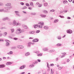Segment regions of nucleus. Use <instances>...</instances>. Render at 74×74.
<instances>
[{
	"label": "nucleus",
	"instance_id": "cd10ccee",
	"mask_svg": "<svg viewBox=\"0 0 74 74\" xmlns=\"http://www.w3.org/2000/svg\"><path fill=\"white\" fill-rule=\"evenodd\" d=\"M11 33H13L14 32V29H11Z\"/></svg>",
	"mask_w": 74,
	"mask_h": 74
},
{
	"label": "nucleus",
	"instance_id": "49530a36",
	"mask_svg": "<svg viewBox=\"0 0 74 74\" xmlns=\"http://www.w3.org/2000/svg\"><path fill=\"white\" fill-rule=\"evenodd\" d=\"M30 5L31 6H32V5H33V3L31 2L30 3Z\"/></svg>",
	"mask_w": 74,
	"mask_h": 74
},
{
	"label": "nucleus",
	"instance_id": "6e6552de",
	"mask_svg": "<svg viewBox=\"0 0 74 74\" xmlns=\"http://www.w3.org/2000/svg\"><path fill=\"white\" fill-rule=\"evenodd\" d=\"M5 67V65L4 64L0 65V68H4Z\"/></svg>",
	"mask_w": 74,
	"mask_h": 74
},
{
	"label": "nucleus",
	"instance_id": "13d9d810",
	"mask_svg": "<svg viewBox=\"0 0 74 74\" xmlns=\"http://www.w3.org/2000/svg\"><path fill=\"white\" fill-rule=\"evenodd\" d=\"M67 11H68L67 10H63L64 12H67Z\"/></svg>",
	"mask_w": 74,
	"mask_h": 74
},
{
	"label": "nucleus",
	"instance_id": "423d86ee",
	"mask_svg": "<svg viewBox=\"0 0 74 74\" xmlns=\"http://www.w3.org/2000/svg\"><path fill=\"white\" fill-rule=\"evenodd\" d=\"M9 19V18L8 17H6L4 18H3L2 19L3 21H7V20H8Z\"/></svg>",
	"mask_w": 74,
	"mask_h": 74
},
{
	"label": "nucleus",
	"instance_id": "6ab92c4d",
	"mask_svg": "<svg viewBox=\"0 0 74 74\" xmlns=\"http://www.w3.org/2000/svg\"><path fill=\"white\" fill-rule=\"evenodd\" d=\"M25 55L26 56H29V55H30V53L29 52H27L25 53Z\"/></svg>",
	"mask_w": 74,
	"mask_h": 74
},
{
	"label": "nucleus",
	"instance_id": "412c9836",
	"mask_svg": "<svg viewBox=\"0 0 74 74\" xmlns=\"http://www.w3.org/2000/svg\"><path fill=\"white\" fill-rule=\"evenodd\" d=\"M30 14L31 15H36V13L31 12Z\"/></svg>",
	"mask_w": 74,
	"mask_h": 74
},
{
	"label": "nucleus",
	"instance_id": "69168bd1",
	"mask_svg": "<svg viewBox=\"0 0 74 74\" xmlns=\"http://www.w3.org/2000/svg\"><path fill=\"white\" fill-rule=\"evenodd\" d=\"M62 69V67H60L58 68L59 70H61Z\"/></svg>",
	"mask_w": 74,
	"mask_h": 74
},
{
	"label": "nucleus",
	"instance_id": "5701e85b",
	"mask_svg": "<svg viewBox=\"0 0 74 74\" xmlns=\"http://www.w3.org/2000/svg\"><path fill=\"white\" fill-rule=\"evenodd\" d=\"M56 45L57 47H60L62 45V44L60 43H58L56 44Z\"/></svg>",
	"mask_w": 74,
	"mask_h": 74
},
{
	"label": "nucleus",
	"instance_id": "603ef678",
	"mask_svg": "<svg viewBox=\"0 0 74 74\" xmlns=\"http://www.w3.org/2000/svg\"><path fill=\"white\" fill-rule=\"evenodd\" d=\"M46 72H47L46 71H44V72H43V74H46Z\"/></svg>",
	"mask_w": 74,
	"mask_h": 74
},
{
	"label": "nucleus",
	"instance_id": "0eeeda50",
	"mask_svg": "<svg viewBox=\"0 0 74 74\" xmlns=\"http://www.w3.org/2000/svg\"><path fill=\"white\" fill-rule=\"evenodd\" d=\"M26 65H24L22 66H21L20 67L19 69L20 70H21L22 69H23L24 68H25L26 67Z\"/></svg>",
	"mask_w": 74,
	"mask_h": 74
},
{
	"label": "nucleus",
	"instance_id": "4be33fe9",
	"mask_svg": "<svg viewBox=\"0 0 74 74\" xmlns=\"http://www.w3.org/2000/svg\"><path fill=\"white\" fill-rule=\"evenodd\" d=\"M12 64V63L11 62H7L6 64V65H7V66H8V65H10Z\"/></svg>",
	"mask_w": 74,
	"mask_h": 74
},
{
	"label": "nucleus",
	"instance_id": "4d7b16f0",
	"mask_svg": "<svg viewBox=\"0 0 74 74\" xmlns=\"http://www.w3.org/2000/svg\"><path fill=\"white\" fill-rule=\"evenodd\" d=\"M35 32L34 31H32L31 32V34H34Z\"/></svg>",
	"mask_w": 74,
	"mask_h": 74
},
{
	"label": "nucleus",
	"instance_id": "58836bf2",
	"mask_svg": "<svg viewBox=\"0 0 74 74\" xmlns=\"http://www.w3.org/2000/svg\"><path fill=\"white\" fill-rule=\"evenodd\" d=\"M59 16V17H60L61 18H64V16Z\"/></svg>",
	"mask_w": 74,
	"mask_h": 74
},
{
	"label": "nucleus",
	"instance_id": "4c0bfd02",
	"mask_svg": "<svg viewBox=\"0 0 74 74\" xmlns=\"http://www.w3.org/2000/svg\"><path fill=\"white\" fill-rule=\"evenodd\" d=\"M58 20H55L54 21V23H56L57 22H58Z\"/></svg>",
	"mask_w": 74,
	"mask_h": 74
},
{
	"label": "nucleus",
	"instance_id": "ddd939ff",
	"mask_svg": "<svg viewBox=\"0 0 74 74\" xmlns=\"http://www.w3.org/2000/svg\"><path fill=\"white\" fill-rule=\"evenodd\" d=\"M44 29L45 30H48L49 29V27L47 26H45L43 27Z\"/></svg>",
	"mask_w": 74,
	"mask_h": 74
},
{
	"label": "nucleus",
	"instance_id": "39448f33",
	"mask_svg": "<svg viewBox=\"0 0 74 74\" xmlns=\"http://www.w3.org/2000/svg\"><path fill=\"white\" fill-rule=\"evenodd\" d=\"M9 12V11L8 10L7 11L5 10V9H1L0 10V12Z\"/></svg>",
	"mask_w": 74,
	"mask_h": 74
},
{
	"label": "nucleus",
	"instance_id": "1a4fd4ad",
	"mask_svg": "<svg viewBox=\"0 0 74 74\" xmlns=\"http://www.w3.org/2000/svg\"><path fill=\"white\" fill-rule=\"evenodd\" d=\"M16 21L15 20H14L13 21V26H16Z\"/></svg>",
	"mask_w": 74,
	"mask_h": 74
},
{
	"label": "nucleus",
	"instance_id": "a18cd8bd",
	"mask_svg": "<svg viewBox=\"0 0 74 74\" xmlns=\"http://www.w3.org/2000/svg\"><path fill=\"white\" fill-rule=\"evenodd\" d=\"M3 3H0V6H3Z\"/></svg>",
	"mask_w": 74,
	"mask_h": 74
},
{
	"label": "nucleus",
	"instance_id": "f8f14e48",
	"mask_svg": "<svg viewBox=\"0 0 74 74\" xmlns=\"http://www.w3.org/2000/svg\"><path fill=\"white\" fill-rule=\"evenodd\" d=\"M38 24L42 26L44 25V23L43 22H39L38 23Z\"/></svg>",
	"mask_w": 74,
	"mask_h": 74
},
{
	"label": "nucleus",
	"instance_id": "7ed1b4c3",
	"mask_svg": "<svg viewBox=\"0 0 74 74\" xmlns=\"http://www.w3.org/2000/svg\"><path fill=\"white\" fill-rule=\"evenodd\" d=\"M10 8H11V6H8L7 7L5 8V9L6 11H8L10 12V11L8 10H10Z\"/></svg>",
	"mask_w": 74,
	"mask_h": 74
},
{
	"label": "nucleus",
	"instance_id": "473e14b6",
	"mask_svg": "<svg viewBox=\"0 0 74 74\" xmlns=\"http://www.w3.org/2000/svg\"><path fill=\"white\" fill-rule=\"evenodd\" d=\"M34 67V65H30L29 66V67Z\"/></svg>",
	"mask_w": 74,
	"mask_h": 74
},
{
	"label": "nucleus",
	"instance_id": "37998d69",
	"mask_svg": "<svg viewBox=\"0 0 74 74\" xmlns=\"http://www.w3.org/2000/svg\"><path fill=\"white\" fill-rule=\"evenodd\" d=\"M38 63V62H34L33 63V64H37Z\"/></svg>",
	"mask_w": 74,
	"mask_h": 74
},
{
	"label": "nucleus",
	"instance_id": "c9c22d12",
	"mask_svg": "<svg viewBox=\"0 0 74 74\" xmlns=\"http://www.w3.org/2000/svg\"><path fill=\"white\" fill-rule=\"evenodd\" d=\"M45 6H47L48 5V3H45L44 4Z\"/></svg>",
	"mask_w": 74,
	"mask_h": 74
},
{
	"label": "nucleus",
	"instance_id": "2eb2a0df",
	"mask_svg": "<svg viewBox=\"0 0 74 74\" xmlns=\"http://www.w3.org/2000/svg\"><path fill=\"white\" fill-rule=\"evenodd\" d=\"M42 50L44 51H48V49L46 48H43Z\"/></svg>",
	"mask_w": 74,
	"mask_h": 74
},
{
	"label": "nucleus",
	"instance_id": "dca6fc26",
	"mask_svg": "<svg viewBox=\"0 0 74 74\" xmlns=\"http://www.w3.org/2000/svg\"><path fill=\"white\" fill-rule=\"evenodd\" d=\"M11 3H6L5 5L6 6H11Z\"/></svg>",
	"mask_w": 74,
	"mask_h": 74
},
{
	"label": "nucleus",
	"instance_id": "c85d7f7f",
	"mask_svg": "<svg viewBox=\"0 0 74 74\" xmlns=\"http://www.w3.org/2000/svg\"><path fill=\"white\" fill-rule=\"evenodd\" d=\"M21 23H17V24H16V26H18V25L19 26H21Z\"/></svg>",
	"mask_w": 74,
	"mask_h": 74
},
{
	"label": "nucleus",
	"instance_id": "338daca9",
	"mask_svg": "<svg viewBox=\"0 0 74 74\" xmlns=\"http://www.w3.org/2000/svg\"><path fill=\"white\" fill-rule=\"evenodd\" d=\"M0 41H4V40H3L2 39H0Z\"/></svg>",
	"mask_w": 74,
	"mask_h": 74
},
{
	"label": "nucleus",
	"instance_id": "20e7f679",
	"mask_svg": "<svg viewBox=\"0 0 74 74\" xmlns=\"http://www.w3.org/2000/svg\"><path fill=\"white\" fill-rule=\"evenodd\" d=\"M66 32L68 33H69V34H71L73 32V31L71 30V29H69L67 30Z\"/></svg>",
	"mask_w": 74,
	"mask_h": 74
},
{
	"label": "nucleus",
	"instance_id": "f257e3e1",
	"mask_svg": "<svg viewBox=\"0 0 74 74\" xmlns=\"http://www.w3.org/2000/svg\"><path fill=\"white\" fill-rule=\"evenodd\" d=\"M22 32L21 30L20 29H18L16 30V33L17 34H20Z\"/></svg>",
	"mask_w": 74,
	"mask_h": 74
},
{
	"label": "nucleus",
	"instance_id": "79ce46f5",
	"mask_svg": "<svg viewBox=\"0 0 74 74\" xmlns=\"http://www.w3.org/2000/svg\"><path fill=\"white\" fill-rule=\"evenodd\" d=\"M15 12L16 13V15L19 12L18 11H15Z\"/></svg>",
	"mask_w": 74,
	"mask_h": 74
},
{
	"label": "nucleus",
	"instance_id": "864d4df0",
	"mask_svg": "<svg viewBox=\"0 0 74 74\" xmlns=\"http://www.w3.org/2000/svg\"><path fill=\"white\" fill-rule=\"evenodd\" d=\"M50 11L51 12H55V10H50Z\"/></svg>",
	"mask_w": 74,
	"mask_h": 74
},
{
	"label": "nucleus",
	"instance_id": "8fccbe9b",
	"mask_svg": "<svg viewBox=\"0 0 74 74\" xmlns=\"http://www.w3.org/2000/svg\"><path fill=\"white\" fill-rule=\"evenodd\" d=\"M50 66H54V64H50Z\"/></svg>",
	"mask_w": 74,
	"mask_h": 74
},
{
	"label": "nucleus",
	"instance_id": "c756f323",
	"mask_svg": "<svg viewBox=\"0 0 74 74\" xmlns=\"http://www.w3.org/2000/svg\"><path fill=\"white\" fill-rule=\"evenodd\" d=\"M53 52H55V50H50L49 51V52L51 53Z\"/></svg>",
	"mask_w": 74,
	"mask_h": 74
},
{
	"label": "nucleus",
	"instance_id": "f704fd0d",
	"mask_svg": "<svg viewBox=\"0 0 74 74\" xmlns=\"http://www.w3.org/2000/svg\"><path fill=\"white\" fill-rule=\"evenodd\" d=\"M23 48H24V46L22 45H20V49H23Z\"/></svg>",
	"mask_w": 74,
	"mask_h": 74
},
{
	"label": "nucleus",
	"instance_id": "a19ab883",
	"mask_svg": "<svg viewBox=\"0 0 74 74\" xmlns=\"http://www.w3.org/2000/svg\"><path fill=\"white\" fill-rule=\"evenodd\" d=\"M26 8H27V7H26V6H24L23 8V9L24 10L25 9H26Z\"/></svg>",
	"mask_w": 74,
	"mask_h": 74
},
{
	"label": "nucleus",
	"instance_id": "2f4dec72",
	"mask_svg": "<svg viewBox=\"0 0 74 74\" xmlns=\"http://www.w3.org/2000/svg\"><path fill=\"white\" fill-rule=\"evenodd\" d=\"M63 3H68V1H66L65 0L64 1H63Z\"/></svg>",
	"mask_w": 74,
	"mask_h": 74
},
{
	"label": "nucleus",
	"instance_id": "0e129e2a",
	"mask_svg": "<svg viewBox=\"0 0 74 74\" xmlns=\"http://www.w3.org/2000/svg\"><path fill=\"white\" fill-rule=\"evenodd\" d=\"M36 5H40V3L38 2H37L36 3Z\"/></svg>",
	"mask_w": 74,
	"mask_h": 74
},
{
	"label": "nucleus",
	"instance_id": "aec40b11",
	"mask_svg": "<svg viewBox=\"0 0 74 74\" xmlns=\"http://www.w3.org/2000/svg\"><path fill=\"white\" fill-rule=\"evenodd\" d=\"M57 38L58 40H61V39H62V37L60 36H57Z\"/></svg>",
	"mask_w": 74,
	"mask_h": 74
},
{
	"label": "nucleus",
	"instance_id": "3c124183",
	"mask_svg": "<svg viewBox=\"0 0 74 74\" xmlns=\"http://www.w3.org/2000/svg\"><path fill=\"white\" fill-rule=\"evenodd\" d=\"M23 13V14H27V12H25L24 11H22Z\"/></svg>",
	"mask_w": 74,
	"mask_h": 74
},
{
	"label": "nucleus",
	"instance_id": "f3484780",
	"mask_svg": "<svg viewBox=\"0 0 74 74\" xmlns=\"http://www.w3.org/2000/svg\"><path fill=\"white\" fill-rule=\"evenodd\" d=\"M31 45V42H29L27 44V47H30Z\"/></svg>",
	"mask_w": 74,
	"mask_h": 74
},
{
	"label": "nucleus",
	"instance_id": "b1692460",
	"mask_svg": "<svg viewBox=\"0 0 74 74\" xmlns=\"http://www.w3.org/2000/svg\"><path fill=\"white\" fill-rule=\"evenodd\" d=\"M1 30H3V29H7V27H3L0 28Z\"/></svg>",
	"mask_w": 74,
	"mask_h": 74
},
{
	"label": "nucleus",
	"instance_id": "052dcab7",
	"mask_svg": "<svg viewBox=\"0 0 74 74\" xmlns=\"http://www.w3.org/2000/svg\"><path fill=\"white\" fill-rule=\"evenodd\" d=\"M21 5H24V3L23 2H21Z\"/></svg>",
	"mask_w": 74,
	"mask_h": 74
},
{
	"label": "nucleus",
	"instance_id": "ea45409f",
	"mask_svg": "<svg viewBox=\"0 0 74 74\" xmlns=\"http://www.w3.org/2000/svg\"><path fill=\"white\" fill-rule=\"evenodd\" d=\"M26 6H28V7H29V6H30L29 4V3H26Z\"/></svg>",
	"mask_w": 74,
	"mask_h": 74
},
{
	"label": "nucleus",
	"instance_id": "7c9ffc66",
	"mask_svg": "<svg viewBox=\"0 0 74 74\" xmlns=\"http://www.w3.org/2000/svg\"><path fill=\"white\" fill-rule=\"evenodd\" d=\"M16 48V47H12V49H15Z\"/></svg>",
	"mask_w": 74,
	"mask_h": 74
},
{
	"label": "nucleus",
	"instance_id": "a211bd4d",
	"mask_svg": "<svg viewBox=\"0 0 74 74\" xmlns=\"http://www.w3.org/2000/svg\"><path fill=\"white\" fill-rule=\"evenodd\" d=\"M43 13H45V14H48V12L46 10H43Z\"/></svg>",
	"mask_w": 74,
	"mask_h": 74
},
{
	"label": "nucleus",
	"instance_id": "5fc2aeb1",
	"mask_svg": "<svg viewBox=\"0 0 74 74\" xmlns=\"http://www.w3.org/2000/svg\"><path fill=\"white\" fill-rule=\"evenodd\" d=\"M2 36H3V34L1 33H0V37H2Z\"/></svg>",
	"mask_w": 74,
	"mask_h": 74
},
{
	"label": "nucleus",
	"instance_id": "f03ea898",
	"mask_svg": "<svg viewBox=\"0 0 74 74\" xmlns=\"http://www.w3.org/2000/svg\"><path fill=\"white\" fill-rule=\"evenodd\" d=\"M5 41L7 42L6 44V46H7V47L10 46V41L7 40H6Z\"/></svg>",
	"mask_w": 74,
	"mask_h": 74
},
{
	"label": "nucleus",
	"instance_id": "e2e57ef3",
	"mask_svg": "<svg viewBox=\"0 0 74 74\" xmlns=\"http://www.w3.org/2000/svg\"><path fill=\"white\" fill-rule=\"evenodd\" d=\"M67 19H71V17H68L67 18Z\"/></svg>",
	"mask_w": 74,
	"mask_h": 74
},
{
	"label": "nucleus",
	"instance_id": "6e6d98bb",
	"mask_svg": "<svg viewBox=\"0 0 74 74\" xmlns=\"http://www.w3.org/2000/svg\"><path fill=\"white\" fill-rule=\"evenodd\" d=\"M28 9H29V10H32V8L29 7V8H28Z\"/></svg>",
	"mask_w": 74,
	"mask_h": 74
},
{
	"label": "nucleus",
	"instance_id": "09e8293b",
	"mask_svg": "<svg viewBox=\"0 0 74 74\" xmlns=\"http://www.w3.org/2000/svg\"><path fill=\"white\" fill-rule=\"evenodd\" d=\"M52 69L51 70V74H53V71H52Z\"/></svg>",
	"mask_w": 74,
	"mask_h": 74
},
{
	"label": "nucleus",
	"instance_id": "e433bc0d",
	"mask_svg": "<svg viewBox=\"0 0 74 74\" xmlns=\"http://www.w3.org/2000/svg\"><path fill=\"white\" fill-rule=\"evenodd\" d=\"M38 27H39V28H42V26H41L40 25H38Z\"/></svg>",
	"mask_w": 74,
	"mask_h": 74
},
{
	"label": "nucleus",
	"instance_id": "a878e982",
	"mask_svg": "<svg viewBox=\"0 0 74 74\" xmlns=\"http://www.w3.org/2000/svg\"><path fill=\"white\" fill-rule=\"evenodd\" d=\"M34 53H39V51H35L33 52Z\"/></svg>",
	"mask_w": 74,
	"mask_h": 74
},
{
	"label": "nucleus",
	"instance_id": "72a5a7b5",
	"mask_svg": "<svg viewBox=\"0 0 74 74\" xmlns=\"http://www.w3.org/2000/svg\"><path fill=\"white\" fill-rule=\"evenodd\" d=\"M40 32V30H38L36 31V33H38Z\"/></svg>",
	"mask_w": 74,
	"mask_h": 74
},
{
	"label": "nucleus",
	"instance_id": "774afa93",
	"mask_svg": "<svg viewBox=\"0 0 74 74\" xmlns=\"http://www.w3.org/2000/svg\"><path fill=\"white\" fill-rule=\"evenodd\" d=\"M63 11H61L60 12V14H62V13H63Z\"/></svg>",
	"mask_w": 74,
	"mask_h": 74
},
{
	"label": "nucleus",
	"instance_id": "de8ad7c7",
	"mask_svg": "<svg viewBox=\"0 0 74 74\" xmlns=\"http://www.w3.org/2000/svg\"><path fill=\"white\" fill-rule=\"evenodd\" d=\"M10 54H12L13 53V51H10L9 52Z\"/></svg>",
	"mask_w": 74,
	"mask_h": 74
},
{
	"label": "nucleus",
	"instance_id": "bb28decb",
	"mask_svg": "<svg viewBox=\"0 0 74 74\" xmlns=\"http://www.w3.org/2000/svg\"><path fill=\"white\" fill-rule=\"evenodd\" d=\"M42 55V53L38 54H37V56H41Z\"/></svg>",
	"mask_w": 74,
	"mask_h": 74
},
{
	"label": "nucleus",
	"instance_id": "9d476101",
	"mask_svg": "<svg viewBox=\"0 0 74 74\" xmlns=\"http://www.w3.org/2000/svg\"><path fill=\"white\" fill-rule=\"evenodd\" d=\"M23 28L25 29H28L27 26L25 25H23Z\"/></svg>",
	"mask_w": 74,
	"mask_h": 74
},
{
	"label": "nucleus",
	"instance_id": "393cba45",
	"mask_svg": "<svg viewBox=\"0 0 74 74\" xmlns=\"http://www.w3.org/2000/svg\"><path fill=\"white\" fill-rule=\"evenodd\" d=\"M40 16H41V17H44V18H45V17H46V15H44L42 14L40 15Z\"/></svg>",
	"mask_w": 74,
	"mask_h": 74
},
{
	"label": "nucleus",
	"instance_id": "bf43d9fd",
	"mask_svg": "<svg viewBox=\"0 0 74 74\" xmlns=\"http://www.w3.org/2000/svg\"><path fill=\"white\" fill-rule=\"evenodd\" d=\"M18 48H19V49H20V45H18L17 46Z\"/></svg>",
	"mask_w": 74,
	"mask_h": 74
},
{
	"label": "nucleus",
	"instance_id": "680f3d73",
	"mask_svg": "<svg viewBox=\"0 0 74 74\" xmlns=\"http://www.w3.org/2000/svg\"><path fill=\"white\" fill-rule=\"evenodd\" d=\"M16 15H17V16H21V15L19 13L17 14Z\"/></svg>",
	"mask_w": 74,
	"mask_h": 74
},
{
	"label": "nucleus",
	"instance_id": "9b49d317",
	"mask_svg": "<svg viewBox=\"0 0 74 74\" xmlns=\"http://www.w3.org/2000/svg\"><path fill=\"white\" fill-rule=\"evenodd\" d=\"M38 39H35L34 40H33L32 41L34 42H38Z\"/></svg>",
	"mask_w": 74,
	"mask_h": 74
},
{
	"label": "nucleus",
	"instance_id": "4468645a",
	"mask_svg": "<svg viewBox=\"0 0 74 74\" xmlns=\"http://www.w3.org/2000/svg\"><path fill=\"white\" fill-rule=\"evenodd\" d=\"M7 32H4L3 33V36L4 37H6L7 36Z\"/></svg>",
	"mask_w": 74,
	"mask_h": 74
},
{
	"label": "nucleus",
	"instance_id": "c03bdc74",
	"mask_svg": "<svg viewBox=\"0 0 74 74\" xmlns=\"http://www.w3.org/2000/svg\"><path fill=\"white\" fill-rule=\"evenodd\" d=\"M13 39L14 40H18V39L16 38H13Z\"/></svg>",
	"mask_w": 74,
	"mask_h": 74
}]
</instances>
